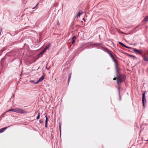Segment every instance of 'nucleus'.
<instances>
[{
	"label": "nucleus",
	"instance_id": "obj_13",
	"mask_svg": "<svg viewBox=\"0 0 148 148\" xmlns=\"http://www.w3.org/2000/svg\"><path fill=\"white\" fill-rule=\"evenodd\" d=\"M148 21V16L145 17L144 20L142 21V22H146Z\"/></svg>",
	"mask_w": 148,
	"mask_h": 148
},
{
	"label": "nucleus",
	"instance_id": "obj_16",
	"mask_svg": "<svg viewBox=\"0 0 148 148\" xmlns=\"http://www.w3.org/2000/svg\"><path fill=\"white\" fill-rule=\"evenodd\" d=\"M71 73L69 74V77H68V83L70 81V80L71 77Z\"/></svg>",
	"mask_w": 148,
	"mask_h": 148
},
{
	"label": "nucleus",
	"instance_id": "obj_22",
	"mask_svg": "<svg viewBox=\"0 0 148 148\" xmlns=\"http://www.w3.org/2000/svg\"><path fill=\"white\" fill-rule=\"evenodd\" d=\"M61 126L60 125H59V130H60V134H61Z\"/></svg>",
	"mask_w": 148,
	"mask_h": 148
},
{
	"label": "nucleus",
	"instance_id": "obj_6",
	"mask_svg": "<svg viewBox=\"0 0 148 148\" xmlns=\"http://www.w3.org/2000/svg\"><path fill=\"white\" fill-rule=\"evenodd\" d=\"M106 51H107L108 53L110 56V57L111 58L112 60H114V59H115L114 58V57L113 56L111 53V52L108 49H107V50H106Z\"/></svg>",
	"mask_w": 148,
	"mask_h": 148
},
{
	"label": "nucleus",
	"instance_id": "obj_15",
	"mask_svg": "<svg viewBox=\"0 0 148 148\" xmlns=\"http://www.w3.org/2000/svg\"><path fill=\"white\" fill-rule=\"evenodd\" d=\"M7 128V127H5L0 129V133L3 132Z\"/></svg>",
	"mask_w": 148,
	"mask_h": 148
},
{
	"label": "nucleus",
	"instance_id": "obj_25",
	"mask_svg": "<svg viewBox=\"0 0 148 148\" xmlns=\"http://www.w3.org/2000/svg\"><path fill=\"white\" fill-rule=\"evenodd\" d=\"M116 79V78H115V77H114V78L113 79V80H115Z\"/></svg>",
	"mask_w": 148,
	"mask_h": 148
},
{
	"label": "nucleus",
	"instance_id": "obj_10",
	"mask_svg": "<svg viewBox=\"0 0 148 148\" xmlns=\"http://www.w3.org/2000/svg\"><path fill=\"white\" fill-rule=\"evenodd\" d=\"M119 43L121 45H122V46H123V47H124L126 48H128V49H131V47H128L126 46L123 43H122L121 42H119Z\"/></svg>",
	"mask_w": 148,
	"mask_h": 148
},
{
	"label": "nucleus",
	"instance_id": "obj_28",
	"mask_svg": "<svg viewBox=\"0 0 148 148\" xmlns=\"http://www.w3.org/2000/svg\"><path fill=\"white\" fill-rule=\"evenodd\" d=\"M38 3L35 6L36 7L38 5Z\"/></svg>",
	"mask_w": 148,
	"mask_h": 148
},
{
	"label": "nucleus",
	"instance_id": "obj_27",
	"mask_svg": "<svg viewBox=\"0 0 148 148\" xmlns=\"http://www.w3.org/2000/svg\"><path fill=\"white\" fill-rule=\"evenodd\" d=\"M36 7L35 6L34 7H33V8H32V9H34Z\"/></svg>",
	"mask_w": 148,
	"mask_h": 148
},
{
	"label": "nucleus",
	"instance_id": "obj_17",
	"mask_svg": "<svg viewBox=\"0 0 148 148\" xmlns=\"http://www.w3.org/2000/svg\"><path fill=\"white\" fill-rule=\"evenodd\" d=\"M82 14V12H79L78 13V14L77 16V17L80 15H81Z\"/></svg>",
	"mask_w": 148,
	"mask_h": 148
},
{
	"label": "nucleus",
	"instance_id": "obj_1",
	"mask_svg": "<svg viewBox=\"0 0 148 148\" xmlns=\"http://www.w3.org/2000/svg\"><path fill=\"white\" fill-rule=\"evenodd\" d=\"M125 75H120L117 78V83L118 86V94L119 96H120V92L119 83H121L123 82L125 80Z\"/></svg>",
	"mask_w": 148,
	"mask_h": 148
},
{
	"label": "nucleus",
	"instance_id": "obj_5",
	"mask_svg": "<svg viewBox=\"0 0 148 148\" xmlns=\"http://www.w3.org/2000/svg\"><path fill=\"white\" fill-rule=\"evenodd\" d=\"M142 102L143 106H145L146 102L145 92H144L143 94Z\"/></svg>",
	"mask_w": 148,
	"mask_h": 148
},
{
	"label": "nucleus",
	"instance_id": "obj_2",
	"mask_svg": "<svg viewBox=\"0 0 148 148\" xmlns=\"http://www.w3.org/2000/svg\"><path fill=\"white\" fill-rule=\"evenodd\" d=\"M26 111L23 110L21 108H16V112L17 113L20 114H24L26 113Z\"/></svg>",
	"mask_w": 148,
	"mask_h": 148
},
{
	"label": "nucleus",
	"instance_id": "obj_29",
	"mask_svg": "<svg viewBox=\"0 0 148 148\" xmlns=\"http://www.w3.org/2000/svg\"><path fill=\"white\" fill-rule=\"evenodd\" d=\"M146 141H148V139L146 140Z\"/></svg>",
	"mask_w": 148,
	"mask_h": 148
},
{
	"label": "nucleus",
	"instance_id": "obj_21",
	"mask_svg": "<svg viewBox=\"0 0 148 148\" xmlns=\"http://www.w3.org/2000/svg\"><path fill=\"white\" fill-rule=\"evenodd\" d=\"M76 38V37L75 36H74L72 38V40H74Z\"/></svg>",
	"mask_w": 148,
	"mask_h": 148
},
{
	"label": "nucleus",
	"instance_id": "obj_18",
	"mask_svg": "<svg viewBox=\"0 0 148 148\" xmlns=\"http://www.w3.org/2000/svg\"><path fill=\"white\" fill-rule=\"evenodd\" d=\"M40 117V114L39 112L38 113V115L36 117V119L38 120L39 119Z\"/></svg>",
	"mask_w": 148,
	"mask_h": 148
},
{
	"label": "nucleus",
	"instance_id": "obj_23",
	"mask_svg": "<svg viewBox=\"0 0 148 148\" xmlns=\"http://www.w3.org/2000/svg\"><path fill=\"white\" fill-rule=\"evenodd\" d=\"M75 42V40H72V41L71 42L73 44Z\"/></svg>",
	"mask_w": 148,
	"mask_h": 148
},
{
	"label": "nucleus",
	"instance_id": "obj_3",
	"mask_svg": "<svg viewBox=\"0 0 148 148\" xmlns=\"http://www.w3.org/2000/svg\"><path fill=\"white\" fill-rule=\"evenodd\" d=\"M132 50L136 54L139 53L141 55L143 53V51L142 50L133 48Z\"/></svg>",
	"mask_w": 148,
	"mask_h": 148
},
{
	"label": "nucleus",
	"instance_id": "obj_19",
	"mask_svg": "<svg viewBox=\"0 0 148 148\" xmlns=\"http://www.w3.org/2000/svg\"><path fill=\"white\" fill-rule=\"evenodd\" d=\"M129 56L131 57V58H136L135 56H134L132 55L129 54Z\"/></svg>",
	"mask_w": 148,
	"mask_h": 148
},
{
	"label": "nucleus",
	"instance_id": "obj_26",
	"mask_svg": "<svg viewBox=\"0 0 148 148\" xmlns=\"http://www.w3.org/2000/svg\"><path fill=\"white\" fill-rule=\"evenodd\" d=\"M84 21H85V20L84 18H83L82 19Z\"/></svg>",
	"mask_w": 148,
	"mask_h": 148
},
{
	"label": "nucleus",
	"instance_id": "obj_8",
	"mask_svg": "<svg viewBox=\"0 0 148 148\" xmlns=\"http://www.w3.org/2000/svg\"><path fill=\"white\" fill-rule=\"evenodd\" d=\"M44 79V77L43 76H42L35 83L38 84V83L42 81Z\"/></svg>",
	"mask_w": 148,
	"mask_h": 148
},
{
	"label": "nucleus",
	"instance_id": "obj_7",
	"mask_svg": "<svg viewBox=\"0 0 148 148\" xmlns=\"http://www.w3.org/2000/svg\"><path fill=\"white\" fill-rule=\"evenodd\" d=\"M106 51H107L108 53L110 56V57L111 58L112 60H114V59H115L114 58V57L113 56L111 53V52L108 49H107V50H106Z\"/></svg>",
	"mask_w": 148,
	"mask_h": 148
},
{
	"label": "nucleus",
	"instance_id": "obj_20",
	"mask_svg": "<svg viewBox=\"0 0 148 148\" xmlns=\"http://www.w3.org/2000/svg\"><path fill=\"white\" fill-rule=\"evenodd\" d=\"M29 82L34 84H36L35 83L36 82H35L34 80H30Z\"/></svg>",
	"mask_w": 148,
	"mask_h": 148
},
{
	"label": "nucleus",
	"instance_id": "obj_4",
	"mask_svg": "<svg viewBox=\"0 0 148 148\" xmlns=\"http://www.w3.org/2000/svg\"><path fill=\"white\" fill-rule=\"evenodd\" d=\"M112 61L114 63L115 69L116 70V75L117 76H118L117 73L118 72V70L117 69V64H118L117 62V61L115 60V59H114V60H112Z\"/></svg>",
	"mask_w": 148,
	"mask_h": 148
},
{
	"label": "nucleus",
	"instance_id": "obj_9",
	"mask_svg": "<svg viewBox=\"0 0 148 148\" xmlns=\"http://www.w3.org/2000/svg\"><path fill=\"white\" fill-rule=\"evenodd\" d=\"M50 44H49L45 47V49L42 50L40 53V54H41L44 53L49 47Z\"/></svg>",
	"mask_w": 148,
	"mask_h": 148
},
{
	"label": "nucleus",
	"instance_id": "obj_11",
	"mask_svg": "<svg viewBox=\"0 0 148 148\" xmlns=\"http://www.w3.org/2000/svg\"><path fill=\"white\" fill-rule=\"evenodd\" d=\"M46 118L45 120V127L47 128V123H48V118L47 117V115H46L45 116Z\"/></svg>",
	"mask_w": 148,
	"mask_h": 148
},
{
	"label": "nucleus",
	"instance_id": "obj_24",
	"mask_svg": "<svg viewBox=\"0 0 148 148\" xmlns=\"http://www.w3.org/2000/svg\"><path fill=\"white\" fill-rule=\"evenodd\" d=\"M39 122L40 123H42V121L41 120H40Z\"/></svg>",
	"mask_w": 148,
	"mask_h": 148
},
{
	"label": "nucleus",
	"instance_id": "obj_12",
	"mask_svg": "<svg viewBox=\"0 0 148 148\" xmlns=\"http://www.w3.org/2000/svg\"><path fill=\"white\" fill-rule=\"evenodd\" d=\"M142 57L144 61H148V58L145 55H143Z\"/></svg>",
	"mask_w": 148,
	"mask_h": 148
},
{
	"label": "nucleus",
	"instance_id": "obj_14",
	"mask_svg": "<svg viewBox=\"0 0 148 148\" xmlns=\"http://www.w3.org/2000/svg\"><path fill=\"white\" fill-rule=\"evenodd\" d=\"M16 108L15 109H10L9 110H8V111L6 112H9V111H12V112H16Z\"/></svg>",
	"mask_w": 148,
	"mask_h": 148
}]
</instances>
